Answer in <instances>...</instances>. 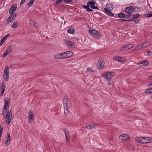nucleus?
<instances>
[{
  "label": "nucleus",
  "instance_id": "nucleus-1",
  "mask_svg": "<svg viewBox=\"0 0 152 152\" xmlns=\"http://www.w3.org/2000/svg\"><path fill=\"white\" fill-rule=\"evenodd\" d=\"M10 102V98H7L5 99V104L4 107L3 112L4 113V111H7L6 116L4 118H7L6 123L7 125H9L11 121L12 118V113L10 110L7 111Z\"/></svg>",
  "mask_w": 152,
  "mask_h": 152
},
{
  "label": "nucleus",
  "instance_id": "nucleus-2",
  "mask_svg": "<svg viewBox=\"0 0 152 152\" xmlns=\"http://www.w3.org/2000/svg\"><path fill=\"white\" fill-rule=\"evenodd\" d=\"M73 53L71 51H67L56 55L54 57L57 59H64L71 57Z\"/></svg>",
  "mask_w": 152,
  "mask_h": 152
},
{
  "label": "nucleus",
  "instance_id": "nucleus-3",
  "mask_svg": "<svg viewBox=\"0 0 152 152\" xmlns=\"http://www.w3.org/2000/svg\"><path fill=\"white\" fill-rule=\"evenodd\" d=\"M68 96H65L63 99L64 114L66 115L68 113Z\"/></svg>",
  "mask_w": 152,
  "mask_h": 152
},
{
  "label": "nucleus",
  "instance_id": "nucleus-4",
  "mask_svg": "<svg viewBox=\"0 0 152 152\" xmlns=\"http://www.w3.org/2000/svg\"><path fill=\"white\" fill-rule=\"evenodd\" d=\"M133 7L129 6L126 8L124 10V12L127 14V18H129L131 16L133 12Z\"/></svg>",
  "mask_w": 152,
  "mask_h": 152
},
{
  "label": "nucleus",
  "instance_id": "nucleus-5",
  "mask_svg": "<svg viewBox=\"0 0 152 152\" xmlns=\"http://www.w3.org/2000/svg\"><path fill=\"white\" fill-rule=\"evenodd\" d=\"M89 32L92 36L97 38H99L100 35L99 32L94 29H91L89 30Z\"/></svg>",
  "mask_w": 152,
  "mask_h": 152
},
{
  "label": "nucleus",
  "instance_id": "nucleus-6",
  "mask_svg": "<svg viewBox=\"0 0 152 152\" xmlns=\"http://www.w3.org/2000/svg\"><path fill=\"white\" fill-rule=\"evenodd\" d=\"M104 62L103 59L102 58H100L98 61L97 65V67L99 69H101L104 66Z\"/></svg>",
  "mask_w": 152,
  "mask_h": 152
},
{
  "label": "nucleus",
  "instance_id": "nucleus-7",
  "mask_svg": "<svg viewBox=\"0 0 152 152\" xmlns=\"http://www.w3.org/2000/svg\"><path fill=\"white\" fill-rule=\"evenodd\" d=\"M9 72L8 67H6L5 68L3 74L4 78L5 81H7L8 80Z\"/></svg>",
  "mask_w": 152,
  "mask_h": 152
},
{
  "label": "nucleus",
  "instance_id": "nucleus-8",
  "mask_svg": "<svg viewBox=\"0 0 152 152\" xmlns=\"http://www.w3.org/2000/svg\"><path fill=\"white\" fill-rule=\"evenodd\" d=\"M90 7L91 9L98 10L99 8L96 6H90V5H83L82 6V8L83 9H86V10L88 11V12H91L93 11V10L91 9L90 8Z\"/></svg>",
  "mask_w": 152,
  "mask_h": 152
},
{
  "label": "nucleus",
  "instance_id": "nucleus-9",
  "mask_svg": "<svg viewBox=\"0 0 152 152\" xmlns=\"http://www.w3.org/2000/svg\"><path fill=\"white\" fill-rule=\"evenodd\" d=\"M9 14L10 15L8 18L7 20L11 22L15 19V17L17 15V14L16 13H12Z\"/></svg>",
  "mask_w": 152,
  "mask_h": 152
},
{
  "label": "nucleus",
  "instance_id": "nucleus-10",
  "mask_svg": "<svg viewBox=\"0 0 152 152\" xmlns=\"http://www.w3.org/2000/svg\"><path fill=\"white\" fill-rule=\"evenodd\" d=\"M17 5L16 3H14L10 7L9 10V13H15L14 12L17 8Z\"/></svg>",
  "mask_w": 152,
  "mask_h": 152
},
{
  "label": "nucleus",
  "instance_id": "nucleus-11",
  "mask_svg": "<svg viewBox=\"0 0 152 152\" xmlns=\"http://www.w3.org/2000/svg\"><path fill=\"white\" fill-rule=\"evenodd\" d=\"M6 88V85L4 82H3L0 86V91H1L0 95L3 96L4 92Z\"/></svg>",
  "mask_w": 152,
  "mask_h": 152
},
{
  "label": "nucleus",
  "instance_id": "nucleus-12",
  "mask_svg": "<svg viewBox=\"0 0 152 152\" xmlns=\"http://www.w3.org/2000/svg\"><path fill=\"white\" fill-rule=\"evenodd\" d=\"M130 137L126 134H123L119 137V138L122 140H128L129 139Z\"/></svg>",
  "mask_w": 152,
  "mask_h": 152
},
{
  "label": "nucleus",
  "instance_id": "nucleus-13",
  "mask_svg": "<svg viewBox=\"0 0 152 152\" xmlns=\"http://www.w3.org/2000/svg\"><path fill=\"white\" fill-rule=\"evenodd\" d=\"M33 115L34 113L32 111H29L28 117V120L29 122L31 123L33 120Z\"/></svg>",
  "mask_w": 152,
  "mask_h": 152
},
{
  "label": "nucleus",
  "instance_id": "nucleus-14",
  "mask_svg": "<svg viewBox=\"0 0 152 152\" xmlns=\"http://www.w3.org/2000/svg\"><path fill=\"white\" fill-rule=\"evenodd\" d=\"M98 126V124L93 123L92 124H88L86 125V128L88 129L93 128Z\"/></svg>",
  "mask_w": 152,
  "mask_h": 152
},
{
  "label": "nucleus",
  "instance_id": "nucleus-15",
  "mask_svg": "<svg viewBox=\"0 0 152 152\" xmlns=\"http://www.w3.org/2000/svg\"><path fill=\"white\" fill-rule=\"evenodd\" d=\"M115 60H117L118 61L120 62H124L126 60V59L122 57H120L119 56H115L114 58Z\"/></svg>",
  "mask_w": 152,
  "mask_h": 152
},
{
  "label": "nucleus",
  "instance_id": "nucleus-16",
  "mask_svg": "<svg viewBox=\"0 0 152 152\" xmlns=\"http://www.w3.org/2000/svg\"><path fill=\"white\" fill-rule=\"evenodd\" d=\"M103 77L107 79H110L111 76V72H107L103 75Z\"/></svg>",
  "mask_w": 152,
  "mask_h": 152
},
{
  "label": "nucleus",
  "instance_id": "nucleus-17",
  "mask_svg": "<svg viewBox=\"0 0 152 152\" xmlns=\"http://www.w3.org/2000/svg\"><path fill=\"white\" fill-rule=\"evenodd\" d=\"M65 42L66 45L69 47H71L74 46V43L70 41H69L66 40H64Z\"/></svg>",
  "mask_w": 152,
  "mask_h": 152
},
{
  "label": "nucleus",
  "instance_id": "nucleus-18",
  "mask_svg": "<svg viewBox=\"0 0 152 152\" xmlns=\"http://www.w3.org/2000/svg\"><path fill=\"white\" fill-rule=\"evenodd\" d=\"M149 64V62L147 60L144 61L139 64V65L140 66H145Z\"/></svg>",
  "mask_w": 152,
  "mask_h": 152
},
{
  "label": "nucleus",
  "instance_id": "nucleus-19",
  "mask_svg": "<svg viewBox=\"0 0 152 152\" xmlns=\"http://www.w3.org/2000/svg\"><path fill=\"white\" fill-rule=\"evenodd\" d=\"M104 10L108 15L110 16H113L114 14L112 12H110V10H108L107 8H104Z\"/></svg>",
  "mask_w": 152,
  "mask_h": 152
},
{
  "label": "nucleus",
  "instance_id": "nucleus-20",
  "mask_svg": "<svg viewBox=\"0 0 152 152\" xmlns=\"http://www.w3.org/2000/svg\"><path fill=\"white\" fill-rule=\"evenodd\" d=\"M11 52V48H9L7 49L4 52L3 55H2V57H5L7 55L9 54Z\"/></svg>",
  "mask_w": 152,
  "mask_h": 152
},
{
  "label": "nucleus",
  "instance_id": "nucleus-21",
  "mask_svg": "<svg viewBox=\"0 0 152 152\" xmlns=\"http://www.w3.org/2000/svg\"><path fill=\"white\" fill-rule=\"evenodd\" d=\"M7 140L6 143V145L8 146L10 143L11 140L10 135L8 133L7 134Z\"/></svg>",
  "mask_w": 152,
  "mask_h": 152
},
{
  "label": "nucleus",
  "instance_id": "nucleus-22",
  "mask_svg": "<svg viewBox=\"0 0 152 152\" xmlns=\"http://www.w3.org/2000/svg\"><path fill=\"white\" fill-rule=\"evenodd\" d=\"M133 12L138 13L140 11V8L139 7H133Z\"/></svg>",
  "mask_w": 152,
  "mask_h": 152
},
{
  "label": "nucleus",
  "instance_id": "nucleus-23",
  "mask_svg": "<svg viewBox=\"0 0 152 152\" xmlns=\"http://www.w3.org/2000/svg\"><path fill=\"white\" fill-rule=\"evenodd\" d=\"M65 133L66 140L68 142L69 140V132L67 130H65Z\"/></svg>",
  "mask_w": 152,
  "mask_h": 152
},
{
  "label": "nucleus",
  "instance_id": "nucleus-24",
  "mask_svg": "<svg viewBox=\"0 0 152 152\" xmlns=\"http://www.w3.org/2000/svg\"><path fill=\"white\" fill-rule=\"evenodd\" d=\"M18 25L19 24L18 22H14L11 25V27L12 28H15L18 27Z\"/></svg>",
  "mask_w": 152,
  "mask_h": 152
},
{
  "label": "nucleus",
  "instance_id": "nucleus-25",
  "mask_svg": "<svg viewBox=\"0 0 152 152\" xmlns=\"http://www.w3.org/2000/svg\"><path fill=\"white\" fill-rule=\"evenodd\" d=\"M74 32V29L72 27L69 28L67 30V32L71 34H73Z\"/></svg>",
  "mask_w": 152,
  "mask_h": 152
},
{
  "label": "nucleus",
  "instance_id": "nucleus-26",
  "mask_svg": "<svg viewBox=\"0 0 152 152\" xmlns=\"http://www.w3.org/2000/svg\"><path fill=\"white\" fill-rule=\"evenodd\" d=\"M150 44V42H147L141 44V47H142V48H144L148 46Z\"/></svg>",
  "mask_w": 152,
  "mask_h": 152
},
{
  "label": "nucleus",
  "instance_id": "nucleus-27",
  "mask_svg": "<svg viewBox=\"0 0 152 152\" xmlns=\"http://www.w3.org/2000/svg\"><path fill=\"white\" fill-rule=\"evenodd\" d=\"M105 8H107L108 10H112L113 9V5L110 4H108L106 5V7Z\"/></svg>",
  "mask_w": 152,
  "mask_h": 152
},
{
  "label": "nucleus",
  "instance_id": "nucleus-28",
  "mask_svg": "<svg viewBox=\"0 0 152 152\" xmlns=\"http://www.w3.org/2000/svg\"><path fill=\"white\" fill-rule=\"evenodd\" d=\"M87 4L88 5H91V6H94L95 5V2L93 1H91L88 2Z\"/></svg>",
  "mask_w": 152,
  "mask_h": 152
},
{
  "label": "nucleus",
  "instance_id": "nucleus-29",
  "mask_svg": "<svg viewBox=\"0 0 152 152\" xmlns=\"http://www.w3.org/2000/svg\"><path fill=\"white\" fill-rule=\"evenodd\" d=\"M143 137H140L136 138L135 139L136 141L141 143H142Z\"/></svg>",
  "mask_w": 152,
  "mask_h": 152
},
{
  "label": "nucleus",
  "instance_id": "nucleus-30",
  "mask_svg": "<svg viewBox=\"0 0 152 152\" xmlns=\"http://www.w3.org/2000/svg\"><path fill=\"white\" fill-rule=\"evenodd\" d=\"M148 139V137H143L142 140V143H147V140Z\"/></svg>",
  "mask_w": 152,
  "mask_h": 152
},
{
  "label": "nucleus",
  "instance_id": "nucleus-31",
  "mask_svg": "<svg viewBox=\"0 0 152 152\" xmlns=\"http://www.w3.org/2000/svg\"><path fill=\"white\" fill-rule=\"evenodd\" d=\"M145 93L148 94H152V87L146 90L145 91Z\"/></svg>",
  "mask_w": 152,
  "mask_h": 152
},
{
  "label": "nucleus",
  "instance_id": "nucleus-32",
  "mask_svg": "<svg viewBox=\"0 0 152 152\" xmlns=\"http://www.w3.org/2000/svg\"><path fill=\"white\" fill-rule=\"evenodd\" d=\"M134 46V45L132 44H129L126 45V47L127 48V49H128L132 48Z\"/></svg>",
  "mask_w": 152,
  "mask_h": 152
},
{
  "label": "nucleus",
  "instance_id": "nucleus-33",
  "mask_svg": "<svg viewBox=\"0 0 152 152\" xmlns=\"http://www.w3.org/2000/svg\"><path fill=\"white\" fill-rule=\"evenodd\" d=\"M142 48V47H141V44L137 46L135 48L134 50H140Z\"/></svg>",
  "mask_w": 152,
  "mask_h": 152
},
{
  "label": "nucleus",
  "instance_id": "nucleus-34",
  "mask_svg": "<svg viewBox=\"0 0 152 152\" xmlns=\"http://www.w3.org/2000/svg\"><path fill=\"white\" fill-rule=\"evenodd\" d=\"M128 49H127V48L126 47V45H124V47H122L120 49L121 51H124Z\"/></svg>",
  "mask_w": 152,
  "mask_h": 152
},
{
  "label": "nucleus",
  "instance_id": "nucleus-35",
  "mask_svg": "<svg viewBox=\"0 0 152 152\" xmlns=\"http://www.w3.org/2000/svg\"><path fill=\"white\" fill-rule=\"evenodd\" d=\"M118 17L119 18H123L125 17V15L124 13H119L118 14Z\"/></svg>",
  "mask_w": 152,
  "mask_h": 152
},
{
  "label": "nucleus",
  "instance_id": "nucleus-36",
  "mask_svg": "<svg viewBox=\"0 0 152 152\" xmlns=\"http://www.w3.org/2000/svg\"><path fill=\"white\" fill-rule=\"evenodd\" d=\"M34 1V0H30L27 4V5L28 7L32 5L33 4Z\"/></svg>",
  "mask_w": 152,
  "mask_h": 152
},
{
  "label": "nucleus",
  "instance_id": "nucleus-37",
  "mask_svg": "<svg viewBox=\"0 0 152 152\" xmlns=\"http://www.w3.org/2000/svg\"><path fill=\"white\" fill-rule=\"evenodd\" d=\"M30 23L31 25L34 26H35L36 24V23L35 21L32 20H30Z\"/></svg>",
  "mask_w": 152,
  "mask_h": 152
},
{
  "label": "nucleus",
  "instance_id": "nucleus-38",
  "mask_svg": "<svg viewBox=\"0 0 152 152\" xmlns=\"http://www.w3.org/2000/svg\"><path fill=\"white\" fill-rule=\"evenodd\" d=\"M140 15L139 14H136L133 15L132 17V18L133 19H136L139 18Z\"/></svg>",
  "mask_w": 152,
  "mask_h": 152
},
{
  "label": "nucleus",
  "instance_id": "nucleus-39",
  "mask_svg": "<svg viewBox=\"0 0 152 152\" xmlns=\"http://www.w3.org/2000/svg\"><path fill=\"white\" fill-rule=\"evenodd\" d=\"M6 40L5 38L3 37L1 39V42L0 43V45L1 46Z\"/></svg>",
  "mask_w": 152,
  "mask_h": 152
},
{
  "label": "nucleus",
  "instance_id": "nucleus-40",
  "mask_svg": "<svg viewBox=\"0 0 152 152\" xmlns=\"http://www.w3.org/2000/svg\"><path fill=\"white\" fill-rule=\"evenodd\" d=\"M148 141H147V143H150L152 142V138L150 137H148V139L147 140Z\"/></svg>",
  "mask_w": 152,
  "mask_h": 152
},
{
  "label": "nucleus",
  "instance_id": "nucleus-41",
  "mask_svg": "<svg viewBox=\"0 0 152 152\" xmlns=\"http://www.w3.org/2000/svg\"><path fill=\"white\" fill-rule=\"evenodd\" d=\"M64 2L66 3H68L73 1V0H64Z\"/></svg>",
  "mask_w": 152,
  "mask_h": 152
},
{
  "label": "nucleus",
  "instance_id": "nucleus-42",
  "mask_svg": "<svg viewBox=\"0 0 152 152\" xmlns=\"http://www.w3.org/2000/svg\"><path fill=\"white\" fill-rule=\"evenodd\" d=\"M3 128L2 126H0V134L1 135L2 133V131Z\"/></svg>",
  "mask_w": 152,
  "mask_h": 152
},
{
  "label": "nucleus",
  "instance_id": "nucleus-43",
  "mask_svg": "<svg viewBox=\"0 0 152 152\" xmlns=\"http://www.w3.org/2000/svg\"><path fill=\"white\" fill-rule=\"evenodd\" d=\"M26 0H21L20 2V5H21L23 4Z\"/></svg>",
  "mask_w": 152,
  "mask_h": 152
},
{
  "label": "nucleus",
  "instance_id": "nucleus-44",
  "mask_svg": "<svg viewBox=\"0 0 152 152\" xmlns=\"http://www.w3.org/2000/svg\"><path fill=\"white\" fill-rule=\"evenodd\" d=\"M10 34H7L5 36L3 37V38H4L5 39H6L7 38L9 37Z\"/></svg>",
  "mask_w": 152,
  "mask_h": 152
},
{
  "label": "nucleus",
  "instance_id": "nucleus-45",
  "mask_svg": "<svg viewBox=\"0 0 152 152\" xmlns=\"http://www.w3.org/2000/svg\"><path fill=\"white\" fill-rule=\"evenodd\" d=\"M147 86H152V81L148 84Z\"/></svg>",
  "mask_w": 152,
  "mask_h": 152
},
{
  "label": "nucleus",
  "instance_id": "nucleus-46",
  "mask_svg": "<svg viewBox=\"0 0 152 152\" xmlns=\"http://www.w3.org/2000/svg\"><path fill=\"white\" fill-rule=\"evenodd\" d=\"M127 21H134V22H136V20H127Z\"/></svg>",
  "mask_w": 152,
  "mask_h": 152
},
{
  "label": "nucleus",
  "instance_id": "nucleus-47",
  "mask_svg": "<svg viewBox=\"0 0 152 152\" xmlns=\"http://www.w3.org/2000/svg\"><path fill=\"white\" fill-rule=\"evenodd\" d=\"M148 17H152V13H151L148 14Z\"/></svg>",
  "mask_w": 152,
  "mask_h": 152
},
{
  "label": "nucleus",
  "instance_id": "nucleus-48",
  "mask_svg": "<svg viewBox=\"0 0 152 152\" xmlns=\"http://www.w3.org/2000/svg\"><path fill=\"white\" fill-rule=\"evenodd\" d=\"M87 69L90 72H93V70L91 69Z\"/></svg>",
  "mask_w": 152,
  "mask_h": 152
},
{
  "label": "nucleus",
  "instance_id": "nucleus-49",
  "mask_svg": "<svg viewBox=\"0 0 152 152\" xmlns=\"http://www.w3.org/2000/svg\"><path fill=\"white\" fill-rule=\"evenodd\" d=\"M147 53L148 55H150V54L151 53V52L150 51H148L147 52Z\"/></svg>",
  "mask_w": 152,
  "mask_h": 152
},
{
  "label": "nucleus",
  "instance_id": "nucleus-50",
  "mask_svg": "<svg viewBox=\"0 0 152 152\" xmlns=\"http://www.w3.org/2000/svg\"><path fill=\"white\" fill-rule=\"evenodd\" d=\"M122 20H123L125 21H127V20L123 19Z\"/></svg>",
  "mask_w": 152,
  "mask_h": 152
},
{
  "label": "nucleus",
  "instance_id": "nucleus-51",
  "mask_svg": "<svg viewBox=\"0 0 152 152\" xmlns=\"http://www.w3.org/2000/svg\"><path fill=\"white\" fill-rule=\"evenodd\" d=\"M108 84L110 85L111 84V83L110 82H109L108 83Z\"/></svg>",
  "mask_w": 152,
  "mask_h": 152
},
{
  "label": "nucleus",
  "instance_id": "nucleus-52",
  "mask_svg": "<svg viewBox=\"0 0 152 152\" xmlns=\"http://www.w3.org/2000/svg\"><path fill=\"white\" fill-rule=\"evenodd\" d=\"M3 117H4V114H3Z\"/></svg>",
  "mask_w": 152,
  "mask_h": 152
},
{
  "label": "nucleus",
  "instance_id": "nucleus-53",
  "mask_svg": "<svg viewBox=\"0 0 152 152\" xmlns=\"http://www.w3.org/2000/svg\"><path fill=\"white\" fill-rule=\"evenodd\" d=\"M74 38H75V39H77V38H76V37H74Z\"/></svg>",
  "mask_w": 152,
  "mask_h": 152
},
{
  "label": "nucleus",
  "instance_id": "nucleus-54",
  "mask_svg": "<svg viewBox=\"0 0 152 152\" xmlns=\"http://www.w3.org/2000/svg\"><path fill=\"white\" fill-rule=\"evenodd\" d=\"M151 77V76H149V77Z\"/></svg>",
  "mask_w": 152,
  "mask_h": 152
}]
</instances>
